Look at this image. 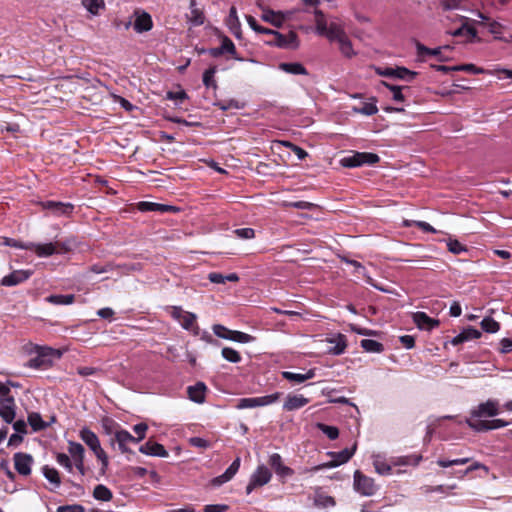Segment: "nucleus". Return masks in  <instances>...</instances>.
Returning <instances> with one entry per match:
<instances>
[{"label": "nucleus", "mask_w": 512, "mask_h": 512, "mask_svg": "<svg viewBox=\"0 0 512 512\" xmlns=\"http://www.w3.org/2000/svg\"><path fill=\"white\" fill-rule=\"evenodd\" d=\"M31 274L32 272L29 270H15L2 278L1 285L7 287L16 286L29 279Z\"/></svg>", "instance_id": "dca6fc26"}, {"label": "nucleus", "mask_w": 512, "mask_h": 512, "mask_svg": "<svg viewBox=\"0 0 512 512\" xmlns=\"http://www.w3.org/2000/svg\"><path fill=\"white\" fill-rule=\"evenodd\" d=\"M481 328L487 333H496L500 329V324L491 317H485L481 321Z\"/></svg>", "instance_id": "49530a36"}, {"label": "nucleus", "mask_w": 512, "mask_h": 512, "mask_svg": "<svg viewBox=\"0 0 512 512\" xmlns=\"http://www.w3.org/2000/svg\"><path fill=\"white\" fill-rule=\"evenodd\" d=\"M314 17H315V28L316 32L323 36L327 32V28L329 26V23L327 22L325 15L321 10L316 9L314 11Z\"/></svg>", "instance_id": "72a5a7b5"}, {"label": "nucleus", "mask_w": 512, "mask_h": 512, "mask_svg": "<svg viewBox=\"0 0 512 512\" xmlns=\"http://www.w3.org/2000/svg\"><path fill=\"white\" fill-rule=\"evenodd\" d=\"M112 496L110 489L102 484L95 486L93 490V497L100 501H110Z\"/></svg>", "instance_id": "ea45409f"}, {"label": "nucleus", "mask_w": 512, "mask_h": 512, "mask_svg": "<svg viewBox=\"0 0 512 512\" xmlns=\"http://www.w3.org/2000/svg\"><path fill=\"white\" fill-rule=\"evenodd\" d=\"M240 457H237L232 464L226 469V471L212 479L211 483L213 486H221L222 484L230 481L235 474L238 472L240 467Z\"/></svg>", "instance_id": "6ab92c4d"}, {"label": "nucleus", "mask_w": 512, "mask_h": 512, "mask_svg": "<svg viewBox=\"0 0 512 512\" xmlns=\"http://www.w3.org/2000/svg\"><path fill=\"white\" fill-rule=\"evenodd\" d=\"M373 465L376 472L380 475H390L392 473V466L380 456L374 458Z\"/></svg>", "instance_id": "a19ab883"}, {"label": "nucleus", "mask_w": 512, "mask_h": 512, "mask_svg": "<svg viewBox=\"0 0 512 512\" xmlns=\"http://www.w3.org/2000/svg\"><path fill=\"white\" fill-rule=\"evenodd\" d=\"M477 15L481 19V21H479V24L486 25L491 34L495 35L496 38H500L499 35L502 34L504 29L503 25L497 21L490 20L481 12H478Z\"/></svg>", "instance_id": "c85d7f7f"}, {"label": "nucleus", "mask_w": 512, "mask_h": 512, "mask_svg": "<svg viewBox=\"0 0 512 512\" xmlns=\"http://www.w3.org/2000/svg\"><path fill=\"white\" fill-rule=\"evenodd\" d=\"M267 34L272 36V39L267 43L272 46H276L282 49H297L299 47L298 36L295 32L290 31L284 35L278 31L271 30Z\"/></svg>", "instance_id": "7ed1b4c3"}, {"label": "nucleus", "mask_w": 512, "mask_h": 512, "mask_svg": "<svg viewBox=\"0 0 512 512\" xmlns=\"http://www.w3.org/2000/svg\"><path fill=\"white\" fill-rule=\"evenodd\" d=\"M33 458L30 454L18 452L14 454V466L16 471L24 476L31 473Z\"/></svg>", "instance_id": "ddd939ff"}, {"label": "nucleus", "mask_w": 512, "mask_h": 512, "mask_svg": "<svg viewBox=\"0 0 512 512\" xmlns=\"http://www.w3.org/2000/svg\"><path fill=\"white\" fill-rule=\"evenodd\" d=\"M138 442L139 439H136V437L132 436L128 431L123 429L117 430L113 438H111V444L114 445L116 443L122 453H127L130 451L128 448L129 444Z\"/></svg>", "instance_id": "9d476101"}, {"label": "nucleus", "mask_w": 512, "mask_h": 512, "mask_svg": "<svg viewBox=\"0 0 512 512\" xmlns=\"http://www.w3.org/2000/svg\"><path fill=\"white\" fill-rule=\"evenodd\" d=\"M134 22H132V26L134 30L141 34L144 32H148L153 28L152 17L149 13L136 9L133 13Z\"/></svg>", "instance_id": "6e6552de"}, {"label": "nucleus", "mask_w": 512, "mask_h": 512, "mask_svg": "<svg viewBox=\"0 0 512 512\" xmlns=\"http://www.w3.org/2000/svg\"><path fill=\"white\" fill-rule=\"evenodd\" d=\"M327 342L333 345L328 349V352L332 355H341L347 347V340L343 334H337L327 339Z\"/></svg>", "instance_id": "b1692460"}, {"label": "nucleus", "mask_w": 512, "mask_h": 512, "mask_svg": "<svg viewBox=\"0 0 512 512\" xmlns=\"http://www.w3.org/2000/svg\"><path fill=\"white\" fill-rule=\"evenodd\" d=\"M43 475L45 478L55 486V488H58L61 484V479L59 476V472L52 467L44 466L43 467Z\"/></svg>", "instance_id": "58836bf2"}, {"label": "nucleus", "mask_w": 512, "mask_h": 512, "mask_svg": "<svg viewBox=\"0 0 512 512\" xmlns=\"http://www.w3.org/2000/svg\"><path fill=\"white\" fill-rule=\"evenodd\" d=\"M228 509L226 504H210L204 507L203 512H226Z\"/></svg>", "instance_id": "774afa93"}, {"label": "nucleus", "mask_w": 512, "mask_h": 512, "mask_svg": "<svg viewBox=\"0 0 512 512\" xmlns=\"http://www.w3.org/2000/svg\"><path fill=\"white\" fill-rule=\"evenodd\" d=\"M212 330L217 337L226 339V340H228V338L230 337V335L232 334V331H233V330L226 328L225 326H223L221 324H214L212 326Z\"/></svg>", "instance_id": "13d9d810"}, {"label": "nucleus", "mask_w": 512, "mask_h": 512, "mask_svg": "<svg viewBox=\"0 0 512 512\" xmlns=\"http://www.w3.org/2000/svg\"><path fill=\"white\" fill-rule=\"evenodd\" d=\"M246 20H247V23L248 25L251 27V29H253L255 32L257 33H262V34H267L268 32H270V29L269 28H265V27H262L260 26L256 19L251 16V15H247L246 16Z\"/></svg>", "instance_id": "680f3d73"}, {"label": "nucleus", "mask_w": 512, "mask_h": 512, "mask_svg": "<svg viewBox=\"0 0 512 512\" xmlns=\"http://www.w3.org/2000/svg\"><path fill=\"white\" fill-rule=\"evenodd\" d=\"M21 249L32 250L38 257H49L58 252V246L54 242L37 244L33 242H27L24 245L19 246Z\"/></svg>", "instance_id": "1a4fd4ad"}, {"label": "nucleus", "mask_w": 512, "mask_h": 512, "mask_svg": "<svg viewBox=\"0 0 512 512\" xmlns=\"http://www.w3.org/2000/svg\"><path fill=\"white\" fill-rule=\"evenodd\" d=\"M228 340L239 342V343H250L254 340V337L247 333L233 330L232 334L230 335Z\"/></svg>", "instance_id": "603ef678"}, {"label": "nucleus", "mask_w": 512, "mask_h": 512, "mask_svg": "<svg viewBox=\"0 0 512 512\" xmlns=\"http://www.w3.org/2000/svg\"><path fill=\"white\" fill-rule=\"evenodd\" d=\"M28 422L34 431H39L46 427V423L42 420V417L39 413H30L28 415Z\"/></svg>", "instance_id": "09e8293b"}, {"label": "nucleus", "mask_w": 512, "mask_h": 512, "mask_svg": "<svg viewBox=\"0 0 512 512\" xmlns=\"http://www.w3.org/2000/svg\"><path fill=\"white\" fill-rule=\"evenodd\" d=\"M81 440L94 452L97 459L102 464V469L105 470L108 467V456L102 449L98 436L88 428L80 430Z\"/></svg>", "instance_id": "f03ea898"}, {"label": "nucleus", "mask_w": 512, "mask_h": 512, "mask_svg": "<svg viewBox=\"0 0 512 512\" xmlns=\"http://www.w3.org/2000/svg\"><path fill=\"white\" fill-rule=\"evenodd\" d=\"M68 450L73 460L78 458H84V447L80 443L70 442Z\"/></svg>", "instance_id": "4d7b16f0"}, {"label": "nucleus", "mask_w": 512, "mask_h": 512, "mask_svg": "<svg viewBox=\"0 0 512 512\" xmlns=\"http://www.w3.org/2000/svg\"><path fill=\"white\" fill-rule=\"evenodd\" d=\"M56 460L58 464L64 467L68 472L73 471V465L68 455L64 453H58L56 456Z\"/></svg>", "instance_id": "052dcab7"}, {"label": "nucleus", "mask_w": 512, "mask_h": 512, "mask_svg": "<svg viewBox=\"0 0 512 512\" xmlns=\"http://www.w3.org/2000/svg\"><path fill=\"white\" fill-rule=\"evenodd\" d=\"M137 208L141 212L157 211L160 213L176 212L178 208L171 205L142 201L137 204Z\"/></svg>", "instance_id": "4be33fe9"}, {"label": "nucleus", "mask_w": 512, "mask_h": 512, "mask_svg": "<svg viewBox=\"0 0 512 512\" xmlns=\"http://www.w3.org/2000/svg\"><path fill=\"white\" fill-rule=\"evenodd\" d=\"M354 489L363 496H372L376 492L374 480L359 470L354 473Z\"/></svg>", "instance_id": "423d86ee"}, {"label": "nucleus", "mask_w": 512, "mask_h": 512, "mask_svg": "<svg viewBox=\"0 0 512 512\" xmlns=\"http://www.w3.org/2000/svg\"><path fill=\"white\" fill-rule=\"evenodd\" d=\"M403 225L405 227H410L412 225H416L420 229H422L425 232H431L436 233V230L427 222L424 221H414V220H404Z\"/></svg>", "instance_id": "5fc2aeb1"}, {"label": "nucleus", "mask_w": 512, "mask_h": 512, "mask_svg": "<svg viewBox=\"0 0 512 512\" xmlns=\"http://www.w3.org/2000/svg\"><path fill=\"white\" fill-rule=\"evenodd\" d=\"M314 504L319 508H328L335 505V500L329 495H326L320 491H316L314 496Z\"/></svg>", "instance_id": "f704fd0d"}, {"label": "nucleus", "mask_w": 512, "mask_h": 512, "mask_svg": "<svg viewBox=\"0 0 512 512\" xmlns=\"http://www.w3.org/2000/svg\"><path fill=\"white\" fill-rule=\"evenodd\" d=\"M56 512H85V508L80 504L59 506Z\"/></svg>", "instance_id": "69168bd1"}, {"label": "nucleus", "mask_w": 512, "mask_h": 512, "mask_svg": "<svg viewBox=\"0 0 512 512\" xmlns=\"http://www.w3.org/2000/svg\"><path fill=\"white\" fill-rule=\"evenodd\" d=\"M480 337H481V332L479 330L472 328V327H468V328L464 329L460 334L455 336L451 340V343H452V345L456 346L465 341L478 339Z\"/></svg>", "instance_id": "cd10ccee"}, {"label": "nucleus", "mask_w": 512, "mask_h": 512, "mask_svg": "<svg viewBox=\"0 0 512 512\" xmlns=\"http://www.w3.org/2000/svg\"><path fill=\"white\" fill-rule=\"evenodd\" d=\"M75 296L73 294L67 295H50L46 301L54 305H69L74 302Z\"/></svg>", "instance_id": "4c0bfd02"}, {"label": "nucleus", "mask_w": 512, "mask_h": 512, "mask_svg": "<svg viewBox=\"0 0 512 512\" xmlns=\"http://www.w3.org/2000/svg\"><path fill=\"white\" fill-rule=\"evenodd\" d=\"M82 4L93 15H98L105 8L104 0H83Z\"/></svg>", "instance_id": "79ce46f5"}, {"label": "nucleus", "mask_w": 512, "mask_h": 512, "mask_svg": "<svg viewBox=\"0 0 512 512\" xmlns=\"http://www.w3.org/2000/svg\"><path fill=\"white\" fill-rule=\"evenodd\" d=\"M187 392L189 395V398L196 402V403H202L205 400V392H206V386L202 382H198L194 386H189L187 388Z\"/></svg>", "instance_id": "c756f323"}, {"label": "nucleus", "mask_w": 512, "mask_h": 512, "mask_svg": "<svg viewBox=\"0 0 512 512\" xmlns=\"http://www.w3.org/2000/svg\"><path fill=\"white\" fill-rule=\"evenodd\" d=\"M196 315L191 312H186L179 321L182 328L185 330H192L195 335L199 334V327L196 325Z\"/></svg>", "instance_id": "2f4dec72"}, {"label": "nucleus", "mask_w": 512, "mask_h": 512, "mask_svg": "<svg viewBox=\"0 0 512 512\" xmlns=\"http://www.w3.org/2000/svg\"><path fill=\"white\" fill-rule=\"evenodd\" d=\"M468 425L478 432L489 430V420H468Z\"/></svg>", "instance_id": "bf43d9fd"}, {"label": "nucleus", "mask_w": 512, "mask_h": 512, "mask_svg": "<svg viewBox=\"0 0 512 512\" xmlns=\"http://www.w3.org/2000/svg\"><path fill=\"white\" fill-rule=\"evenodd\" d=\"M139 451L143 454L151 455V456H158V457H167L168 456V452L165 450L163 445L156 443V442H152V441H148L145 444H143L142 446H140Z\"/></svg>", "instance_id": "5701e85b"}, {"label": "nucleus", "mask_w": 512, "mask_h": 512, "mask_svg": "<svg viewBox=\"0 0 512 512\" xmlns=\"http://www.w3.org/2000/svg\"><path fill=\"white\" fill-rule=\"evenodd\" d=\"M337 42L339 44V50L343 56H345L347 58H352L353 56L356 55V52L353 49L352 43H351L348 35L342 39H339V41H337Z\"/></svg>", "instance_id": "e433bc0d"}, {"label": "nucleus", "mask_w": 512, "mask_h": 512, "mask_svg": "<svg viewBox=\"0 0 512 512\" xmlns=\"http://www.w3.org/2000/svg\"><path fill=\"white\" fill-rule=\"evenodd\" d=\"M316 375L315 369H309L306 373H293L289 371H283L282 377L290 382L300 384L305 382L306 380H310L314 378Z\"/></svg>", "instance_id": "393cba45"}, {"label": "nucleus", "mask_w": 512, "mask_h": 512, "mask_svg": "<svg viewBox=\"0 0 512 512\" xmlns=\"http://www.w3.org/2000/svg\"><path fill=\"white\" fill-rule=\"evenodd\" d=\"M454 36H464L468 39H474L477 36V31L475 28L468 26V25H462L460 28L455 30L453 33Z\"/></svg>", "instance_id": "3c124183"}, {"label": "nucleus", "mask_w": 512, "mask_h": 512, "mask_svg": "<svg viewBox=\"0 0 512 512\" xmlns=\"http://www.w3.org/2000/svg\"><path fill=\"white\" fill-rule=\"evenodd\" d=\"M216 72H217V68L215 66H212V67L208 68L207 70H205V72L203 73V84L207 88H213V89L217 88V83L214 78Z\"/></svg>", "instance_id": "37998d69"}, {"label": "nucleus", "mask_w": 512, "mask_h": 512, "mask_svg": "<svg viewBox=\"0 0 512 512\" xmlns=\"http://www.w3.org/2000/svg\"><path fill=\"white\" fill-rule=\"evenodd\" d=\"M36 355L32 357L28 366L31 368H47L52 365L54 359H59L62 353L50 347L36 346Z\"/></svg>", "instance_id": "f257e3e1"}, {"label": "nucleus", "mask_w": 512, "mask_h": 512, "mask_svg": "<svg viewBox=\"0 0 512 512\" xmlns=\"http://www.w3.org/2000/svg\"><path fill=\"white\" fill-rule=\"evenodd\" d=\"M279 69L286 73L294 74V75H307L308 74L306 68L301 63H298V62L280 63Z\"/></svg>", "instance_id": "473e14b6"}, {"label": "nucleus", "mask_w": 512, "mask_h": 512, "mask_svg": "<svg viewBox=\"0 0 512 512\" xmlns=\"http://www.w3.org/2000/svg\"><path fill=\"white\" fill-rule=\"evenodd\" d=\"M240 457H237L232 464L226 469V471L212 479L211 483L213 486H221L222 484L230 481L235 474L238 472L240 467Z\"/></svg>", "instance_id": "a211bd4d"}, {"label": "nucleus", "mask_w": 512, "mask_h": 512, "mask_svg": "<svg viewBox=\"0 0 512 512\" xmlns=\"http://www.w3.org/2000/svg\"><path fill=\"white\" fill-rule=\"evenodd\" d=\"M379 156L374 153H368V152H357L352 156L344 157L341 160V164L344 167H359L363 164H375L379 161Z\"/></svg>", "instance_id": "39448f33"}, {"label": "nucleus", "mask_w": 512, "mask_h": 512, "mask_svg": "<svg viewBox=\"0 0 512 512\" xmlns=\"http://www.w3.org/2000/svg\"><path fill=\"white\" fill-rule=\"evenodd\" d=\"M271 477L272 474L266 466H258L250 478V481L246 487V493L250 494L255 488L264 486L270 481Z\"/></svg>", "instance_id": "0eeeda50"}, {"label": "nucleus", "mask_w": 512, "mask_h": 512, "mask_svg": "<svg viewBox=\"0 0 512 512\" xmlns=\"http://www.w3.org/2000/svg\"><path fill=\"white\" fill-rule=\"evenodd\" d=\"M227 25L230 31L236 36L239 37L241 33V24L237 15V10L234 6L230 8L229 16L227 18Z\"/></svg>", "instance_id": "7c9ffc66"}, {"label": "nucleus", "mask_w": 512, "mask_h": 512, "mask_svg": "<svg viewBox=\"0 0 512 512\" xmlns=\"http://www.w3.org/2000/svg\"><path fill=\"white\" fill-rule=\"evenodd\" d=\"M15 400L12 396L0 397V417L6 423H12L15 418Z\"/></svg>", "instance_id": "9b49d317"}, {"label": "nucleus", "mask_w": 512, "mask_h": 512, "mask_svg": "<svg viewBox=\"0 0 512 512\" xmlns=\"http://www.w3.org/2000/svg\"><path fill=\"white\" fill-rule=\"evenodd\" d=\"M448 250L453 254H460L464 251H466V248L464 245H462L457 240H449L447 243Z\"/></svg>", "instance_id": "e2e57ef3"}, {"label": "nucleus", "mask_w": 512, "mask_h": 512, "mask_svg": "<svg viewBox=\"0 0 512 512\" xmlns=\"http://www.w3.org/2000/svg\"><path fill=\"white\" fill-rule=\"evenodd\" d=\"M392 93V98L396 102H404L405 95L403 94V90H409L407 86H395L388 83H383Z\"/></svg>", "instance_id": "c03bdc74"}, {"label": "nucleus", "mask_w": 512, "mask_h": 512, "mask_svg": "<svg viewBox=\"0 0 512 512\" xmlns=\"http://www.w3.org/2000/svg\"><path fill=\"white\" fill-rule=\"evenodd\" d=\"M355 451H356V444H354L351 449L346 448L338 453H333L332 455H333L334 459L331 462L324 464V465H319V466L315 467V470H319L324 467H336L341 464H344L350 460V458L354 455Z\"/></svg>", "instance_id": "2eb2a0df"}, {"label": "nucleus", "mask_w": 512, "mask_h": 512, "mask_svg": "<svg viewBox=\"0 0 512 512\" xmlns=\"http://www.w3.org/2000/svg\"><path fill=\"white\" fill-rule=\"evenodd\" d=\"M234 233L241 239H252L255 237V231L252 228H239Z\"/></svg>", "instance_id": "338daca9"}, {"label": "nucleus", "mask_w": 512, "mask_h": 512, "mask_svg": "<svg viewBox=\"0 0 512 512\" xmlns=\"http://www.w3.org/2000/svg\"><path fill=\"white\" fill-rule=\"evenodd\" d=\"M291 15V12H275L271 9H263V13L261 15V18L263 21L268 22L272 24L273 26L279 28L283 25L286 18H288Z\"/></svg>", "instance_id": "f3484780"}, {"label": "nucleus", "mask_w": 512, "mask_h": 512, "mask_svg": "<svg viewBox=\"0 0 512 512\" xmlns=\"http://www.w3.org/2000/svg\"><path fill=\"white\" fill-rule=\"evenodd\" d=\"M323 36L327 37L330 41H339V39L344 38L347 34L342 24L331 21L327 28V32Z\"/></svg>", "instance_id": "bb28decb"}, {"label": "nucleus", "mask_w": 512, "mask_h": 512, "mask_svg": "<svg viewBox=\"0 0 512 512\" xmlns=\"http://www.w3.org/2000/svg\"><path fill=\"white\" fill-rule=\"evenodd\" d=\"M270 466L280 476H290L293 474V470L282 463V458L279 454L274 453L269 458Z\"/></svg>", "instance_id": "a878e982"}, {"label": "nucleus", "mask_w": 512, "mask_h": 512, "mask_svg": "<svg viewBox=\"0 0 512 512\" xmlns=\"http://www.w3.org/2000/svg\"><path fill=\"white\" fill-rule=\"evenodd\" d=\"M220 47H221L222 53H229L232 55H234L236 53L235 45L228 37L223 38Z\"/></svg>", "instance_id": "0e129e2a"}, {"label": "nucleus", "mask_w": 512, "mask_h": 512, "mask_svg": "<svg viewBox=\"0 0 512 512\" xmlns=\"http://www.w3.org/2000/svg\"><path fill=\"white\" fill-rule=\"evenodd\" d=\"M422 459L421 455H410V456H401L394 458L392 460V464L395 466H406V465H413L417 466Z\"/></svg>", "instance_id": "c9c22d12"}, {"label": "nucleus", "mask_w": 512, "mask_h": 512, "mask_svg": "<svg viewBox=\"0 0 512 512\" xmlns=\"http://www.w3.org/2000/svg\"><path fill=\"white\" fill-rule=\"evenodd\" d=\"M319 429L331 440H335L339 436V430L337 427L329 426L326 424H318Z\"/></svg>", "instance_id": "6e6d98bb"}, {"label": "nucleus", "mask_w": 512, "mask_h": 512, "mask_svg": "<svg viewBox=\"0 0 512 512\" xmlns=\"http://www.w3.org/2000/svg\"><path fill=\"white\" fill-rule=\"evenodd\" d=\"M309 403V399L300 394H288L284 403L283 410L294 411L304 407Z\"/></svg>", "instance_id": "aec40b11"}, {"label": "nucleus", "mask_w": 512, "mask_h": 512, "mask_svg": "<svg viewBox=\"0 0 512 512\" xmlns=\"http://www.w3.org/2000/svg\"><path fill=\"white\" fill-rule=\"evenodd\" d=\"M413 321L419 329L432 330L439 326V321L429 317L424 312H416L413 314Z\"/></svg>", "instance_id": "412c9836"}, {"label": "nucleus", "mask_w": 512, "mask_h": 512, "mask_svg": "<svg viewBox=\"0 0 512 512\" xmlns=\"http://www.w3.org/2000/svg\"><path fill=\"white\" fill-rule=\"evenodd\" d=\"M361 347L367 352L380 353L383 351L384 347L378 341L371 339H363L361 341Z\"/></svg>", "instance_id": "a18cd8bd"}, {"label": "nucleus", "mask_w": 512, "mask_h": 512, "mask_svg": "<svg viewBox=\"0 0 512 512\" xmlns=\"http://www.w3.org/2000/svg\"><path fill=\"white\" fill-rule=\"evenodd\" d=\"M281 393L275 392L270 395L255 397V398H241L239 399L236 408L238 409H247V408H255L262 407L273 404L279 400Z\"/></svg>", "instance_id": "20e7f679"}, {"label": "nucleus", "mask_w": 512, "mask_h": 512, "mask_svg": "<svg viewBox=\"0 0 512 512\" xmlns=\"http://www.w3.org/2000/svg\"><path fill=\"white\" fill-rule=\"evenodd\" d=\"M221 354L225 360L231 363H239L242 359L240 353L230 347H224L221 351Z\"/></svg>", "instance_id": "de8ad7c7"}, {"label": "nucleus", "mask_w": 512, "mask_h": 512, "mask_svg": "<svg viewBox=\"0 0 512 512\" xmlns=\"http://www.w3.org/2000/svg\"><path fill=\"white\" fill-rule=\"evenodd\" d=\"M416 49H417V54L420 57H424V56H440V54H441V48L440 47L431 49V48H428V47L424 46L420 42L416 43Z\"/></svg>", "instance_id": "8fccbe9b"}, {"label": "nucleus", "mask_w": 512, "mask_h": 512, "mask_svg": "<svg viewBox=\"0 0 512 512\" xmlns=\"http://www.w3.org/2000/svg\"><path fill=\"white\" fill-rule=\"evenodd\" d=\"M417 72L411 71L405 67L395 68V77L407 81H411L415 78Z\"/></svg>", "instance_id": "864d4df0"}, {"label": "nucleus", "mask_w": 512, "mask_h": 512, "mask_svg": "<svg viewBox=\"0 0 512 512\" xmlns=\"http://www.w3.org/2000/svg\"><path fill=\"white\" fill-rule=\"evenodd\" d=\"M44 209L51 211L55 216H69L74 206L71 203L46 201L42 203Z\"/></svg>", "instance_id": "4468645a"}, {"label": "nucleus", "mask_w": 512, "mask_h": 512, "mask_svg": "<svg viewBox=\"0 0 512 512\" xmlns=\"http://www.w3.org/2000/svg\"><path fill=\"white\" fill-rule=\"evenodd\" d=\"M499 414L498 402L495 400H488L480 403L476 409L471 412L472 417H493Z\"/></svg>", "instance_id": "f8f14e48"}]
</instances>
